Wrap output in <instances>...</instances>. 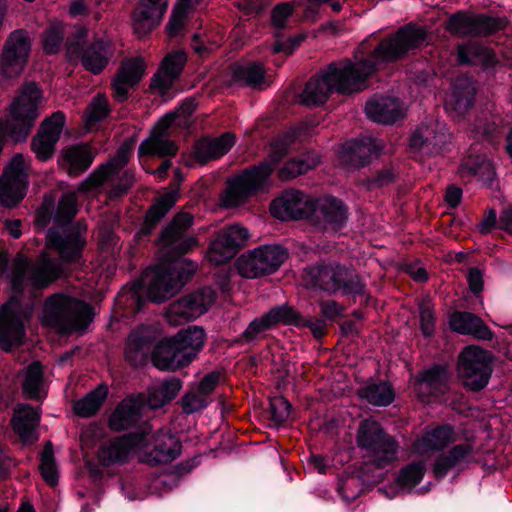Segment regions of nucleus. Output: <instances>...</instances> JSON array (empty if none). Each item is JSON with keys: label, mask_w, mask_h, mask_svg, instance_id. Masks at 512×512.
<instances>
[{"label": "nucleus", "mask_w": 512, "mask_h": 512, "mask_svg": "<svg viewBox=\"0 0 512 512\" xmlns=\"http://www.w3.org/2000/svg\"><path fill=\"white\" fill-rule=\"evenodd\" d=\"M426 40L427 30L410 22L381 39L370 51L365 50L363 42L354 55L355 62L344 58L330 63L322 76L307 81L297 101L302 106L312 108L325 104L333 91L344 95L360 92L367 88L368 80L377 74L381 66L402 60Z\"/></svg>", "instance_id": "obj_1"}, {"label": "nucleus", "mask_w": 512, "mask_h": 512, "mask_svg": "<svg viewBox=\"0 0 512 512\" xmlns=\"http://www.w3.org/2000/svg\"><path fill=\"white\" fill-rule=\"evenodd\" d=\"M78 211L77 197L74 192L63 193L58 201L53 220L58 226L47 231V247L55 250L66 262H78L86 246V224L71 222Z\"/></svg>", "instance_id": "obj_2"}, {"label": "nucleus", "mask_w": 512, "mask_h": 512, "mask_svg": "<svg viewBox=\"0 0 512 512\" xmlns=\"http://www.w3.org/2000/svg\"><path fill=\"white\" fill-rule=\"evenodd\" d=\"M305 286L328 296H345L354 301L366 293V282L353 268L337 261H320L303 272Z\"/></svg>", "instance_id": "obj_3"}, {"label": "nucleus", "mask_w": 512, "mask_h": 512, "mask_svg": "<svg viewBox=\"0 0 512 512\" xmlns=\"http://www.w3.org/2000/svg\"><path fill=\"white\" fill-rule=\"evenodd\" d=\"M204 342V329L190 326L173 337L159 341L151 352V360L160 370L176 371L188 366L195 359Z\"/></svg>", "instance_id": "obj_4"}, {"label": "nucleus", "mask_w": 512, "mask_h": 512, "mask_svg": "<svg viewBox=\"0 0 512 512\" xmlns=\"http://www.w3.org/2000/svg\"><path fill=\"white\" fill-rule=\"evenodd\" d=\"M44 94L40 85L35 81H25L16 90L9 113L4 122L8 137L15 143L27 139L36 120L40 116Z\"/></svg>", "instance_id": "obj_5"}, {"label": "nucleus", "mask_w": 512, "mask_h": 512, "mask_svg": "<svg viewBox=\"0 0 512 512\" xmlns=\"http://www.w3.org/2000/svg\"><path fill=\"white\" fill-rule=\"evenodd\" d=\"M92 318L90 305L74 297L54 294L44 302L42 323L60 334L84 330Z\"/></svg>", "instance_id": "obj_6"}, {"label": "nucleus", "mask_w": 512, "mask_h": 512, "mask_svg": "<svg viewBox=\"0 0 512 512\" xmlns=\"http://www.w3.org/2000/svg\"><path fill=\"white\" fill-rule=\"evenodd\" d=\"M494 354L475 344L464 346L457 358V374L462 386L471 392L484 390L494 371Z\"/></svg>", "instance_id": "obj_7"}, {"label": "nucleus", "mask_w": 512, "mask_h": 512, "mask_svg": "<svg viewBox=\"0 0 512 512\" xmlns=\"http://www.w3.org/2000/svg\"><path fill=\"white\" fill-rule=\"evenodd\" d=\"M196 270L197 264L190 260L161 261L147 287L149 300L162 303L172 298L191 280Z\"/></svg>", "instance_id": "obj_8"}, {"label": "nucleus", "mask_w": 512, "mask_h": 512, "mask_svg": "<svg viewBox=\"0 0 512 512\" xmlns=\"http://www.w3.org/2000/svg\"><path fill=\"white\" fill-rule=\"evenodd\" d=\"M192 224L193 216L180 212L161 229L156 240L161 261H182L181 257L197 245V239L188 233Z\"/></svg>", "instance_id": "obj_9"}, {"label": "nucleus", "mask_w": 512, "mask_h": 512, "mask_svg": "<svg viewBox=\"0 0 512 512\" xmlns=\"http://www.w3.org/2000/svg\"><path fill=\"white\" fill-rule=\"evenodd\" d=\"M356 442L379 469L389 466L397 459L398 442L377 421L363 420L357 430Z\"/></svg>", "instance_id": "obj_10"}, {"label": "nucleus", "mask_w": 512, "mask_h": 512, "mask_svg": "<svg viewBox=\"0 0 512 512\" xmlns=\"http://www.w3.org/2000/svg\"><path fill=\"white\" fill-rule=\"evenodd\" d=\"M506 24L505 18L458 10L448 17L445 28L456 37H489L503 30Z\"/></svg>", "instance_id": "obj_11"}, {"label": "nucleus", "mask_w": 512, "mask_h": 512, "mask_svg": "<svg viewBox=\"0 0 512 512\" xmlns=\"http://www.w3.org/2000/svg\"><path fill=\"white\" fill-rule=\"evenodd\" d=\"M286 256V249L281 245H261L242 254L236 261V267L241 276L258 278L278 270Z\"/></svg>", "instance_id": "obj_12"}, {"label": "nucleus", "mask_w": 512, "mask_h": 512, "mask_svg": "<svg viewBox=\"0 0 512 512\" xmlns=\"http://www.w3.org/2000/svg\"><path fill=\"white\" fill-rule=\"evenodd\" d=\"M271 173L268 165L259 163L241 171L227 181L224 203L227 207L238 206L247 198L263 191Z\"/></svg>", "instance_id": "obj_13"}, {"label": "nucleus", "mask_w": 512, "mask_h": 512, "mask_svg": "<svg viewBox=\"0 0 512 512\" xmlns=\"http://www.w3.org/2000/svg\"><path fill=\"white\" fill-rule=\"evenodd\" d=\"M31 51V38L24 29L11 32L0 54V77H18L24 70Z\"/></svg>", "instance_id": "obj_14"}, {"label": "nucleus", "mask_w": 512, "mask_h": 512, "mask_svg": "<svg viewBox=\"0 0 512 512\" xmlns=\"http://www.w3.org/2000/svg\"><path fill=\"white\" fill-rule=\"evenodd\" d=\"M216 300V292L209 286H204L172 302L167 310V317L174 324L194 320L207 312Z\"/></svg>", "instance_id": "obj_15"}, {"label": "nucleus", "mask_w": 512, "mask_h": 512, "mask_svg": "<svg viewBox=\"0 0 512 512\" xmlns=\"http://www.w3.org/2000/svg\"><path fill=\"white\" fill-rule=\"evenodd\" d=\"M24 163L22 154L14 155L0 177V203L8 208L15 207L25 197L27 174Z\"/></svg>", "instance_id": "obj_16"}, {"label": "nucleus", "mask_w": 512, "mask_h": 512, "mask_svg": "<svg viewBox=\"0 0 512 512\" xmlns=\"http://www.w3.org/2000/svg\"><path fill=\"white\" fill-rule=\"evenodd\" d=\"M175 124V113L163 116L151 129L149 136L138 147V155L172 157L177 154L178 147L170 139L171 128Z\"/></svg>", "instance_id": "obj_17"}, {"label": "nucleus", "mask_w": 512, "mask_h": 512, "mask_svg": "<svg viewBox=\"0 0 512 512\" xmlns=\"http://www.w3.org/2000/svg\"><path fill=\"white\" fill-rule=\"evenodd\" d=\"M383 144L376 138L365 135L346 141L339 153V161L348 170H356L370 164L372 157H378Z\"/></svg>", "instance_id": "obj_18"}, {"label": "nucleus", "mask_w": 512, "mask_h": 512, "mask_svg": "<svg viewBox=\"0 0 512 512\" xmlns=\"http://www.w3.org/2000/svg\"><path fill=\"white\" fill-rule=\"evenodd\" d=\"M25 328L22 319V305L12 297L0 309V348L10 351L22 344Z\"/></svg>", "instance_id": "obj_19"}, {"label": "nucleus", "mask_w": 512, "mask_h": 512, "mask_svg": "<svg viewBox=\"0 0 512 512\" xmlns=\"http://www.w3.org/2000/svg\"><path fill=\"white\" fill-rule=\"evenodd\" d=\"M248 237V230L240 225H231L221 230L211 242L210 261L215 265L228 262L245 245Z\"/></svg>", "instance_id": "obj_20"}, {"label": "nucleus", "mask_w": 512, "mask_h": 512, "mask_svg": "<svg viewBox=\"0 0 512 512\" xmlns=\"http://www.w3.org/2000/svg\"><path fill=\"white\" fill-rule=\"evenodd\" d=\"M150 431V427L145 423L141 433H130L117 437L109 442L103 443L98 451L97 457L103 467H110L114 464H123L127 462L132 449L143 441V438Z\"/></svg>", "instance_id": "obj_21"}, {"label": "nucleus", "mask_w": 512, "mask_h": 512, "mask_svg": "<svg viewBox=\"0 0 512 512\" xmlns=\"http://www.w3.org/2000/svg\"><path fill=\"white\" fill-rule=\"evenodd\" d=\"M167 7L165 0H139L131 15L133 32L138 37L151 33L160 25Z\"/></svg>", "instance_id": "obj_22"}, {"label": "nucleus", "mask_w": 512, "mask_h": 512, "mask_svg": "<svg viewBox=\"0 0 512 512\" xmlns=\"http://www.w3.org/2000/svg\"><path fill=\"white\" fill-rule=\"evenodd\" d=\"M167 7L165 0H139L131 15L133 32L138 37L151 33L160 25Z\"/></svg>", "instance_id": "obj_23"}, {"label": "nucleus", "mask_w": 512, "mask_h": 512, "mask_svg": "<svg viewBox=\"0 0 512 512\" xmlns=\"http://www.w3.org/2000/svg\"><path fill=\"white\" fill-rule=\"evenodd\" d=\"M349 219V207L340 198L325 195L319 199L317 218L313 224L323 229L342 230Z\"/></svg>", "instance_id": "obj_24"}, {"label": "nucleus", "mask_w": 512, "mask_h": 512, "mask_svg": "<svg viewBox=\"0 0 512 512\" xmlns=\"http://www.w3.org/2000/svg\"><path fill=\"white\" fill-rule=\"evenodd\" d=\"M186 62L187 55L183 50L166 54L151 79L150 88L157 89L161 94L166 93L172 87L173 82L181 75Z\"/></svg>", "instance_id": "obj_25"}, {"label": "nucleus", "mask_w": 512, "mask_h": 512, "mask_svg": "<svg viewBox=\"0 0 512 512\" xmlns=\"http://www.w3.org/2000/svg\"><path fill=\"white\" fill-rule=\"evenodd\" d=\"M131 150L132 145L130 143H123L112 159L100 165L88 178L80 183L78 190L87 193L103 185L109 176L118 173L128 163Z\"/></svg>", "instance_id": "obj_26"}, {"label": "nucleus", "mask_w": 512, "mask_h": 512, "mask_svg": "<svg viewBox=\"0 0 512 512\" xmlns=\"http://www.w3.org/2000/svg\"><path fill=\"white\" fill-rule=\"evenodd\" d=\"M146 65L141 57L124 60L118 68L112 87L114 97L119 102L128 98V90L137 85L144 75Z\"/></svg>", "instance_id": "obj_27"}, {"label": "nucleus", "mask_w": 512, "mask_h": 512, "mask_svg": "<svg viewBox=\"0 0 512 512\" xmlns=\"http://www.w3.org/2000/svg\"><path fill=\"white\" fill-rule=\"evenodd\" d=\"M450 329L461 335L472 336L477 340L491 341L494 338L493 331L478 315L456 310L449 317Z\"/></svg>", "instance_id": "obj_28"}, {"label": "nucleus", "mask_w": 512, "mask_h": 512, "mask_svg": "<svg viewBox=\"0 0 512 512\" xmlns=\"http://www.w3.org/2000/svg\"><path fill=\"white\" fill-rule=\"evenodd\" d=\"M143 411L135 394L125 397L109 417L110 429L120 432L136 427L142 420Z\"/></svg>", "instance_id": "obj_29"}, {"label": "nucleus", "mask_w": 512, "mask_h": 512, "mask_svg": "<svg viewBox=\"0 0 512 512\" xmlns=\"http://www.w3.org/2000/svg\"><path fill=\"white\" fill-rule=\"evenodd\" d=\"M178 188L156 198L155 202L146 211L144 222L135 235L137 241L150 236L160 221L166 216L178 199Z\"/></svg>", "instance_id": "obj_30"}, {"label": "nucleus", "mask_w": 512, "mask_h": 512, "mask_svg": "<svg viewBox=\"0 0 512 512\" xmlns=\"http://www.w3.org/2000/svg\"><path fill=\"white\" fill-rule=\"evenodd\" d=\"M181 442L172 434L157 431L153 435V447L145 454V461L151 465L167 464L181 453Z\"/></svg>", "instance_id": "obj_31"}, {"label": "nucleus", "mask_w": 512, "mask_h": 512, "mask_svg": "<svg viewBox=\"0 0 512 512\" xmlns=\"http://www.w3.org/2000/svg\"><path fill=\"white\" fill-rule=\"evenodd\" d=\"M60 258H62L60 256ZM66 262L61 259H54L47 255H43L39 261L30 267L28 280L31 281L33 287H47L54 280L66 275Z\"/></svg>", "instance_id": "obj_32"}, {"label": "nucleus", "mask_w": 512, "mask_h": 512, "mask_svg": "<svg viewBox=\"0 0 512 512\" xmlns=\"http://www.w3.org/2000/svg\"><path fill=\"white\" fill-rule=\"evenodd\" d=\"M39 410L28 404H21L14 409L11 419L13 431L25 444H32L37 441L36 429L39 426Z\"/></svg>", "instance_id": "obj_33"}, {"label": "nucleus", "mask_w": 512, "mask_h": 512, "mask_svg": "<svg viewBox=\"0 0 512 512\" xmlns=\"http://www.w3.org/2000/svg\"><path fill=\"white\" fill-rule=\"evenodd\" d=\"M474 453V446L470 443H460L452 446L446 452L440 453L434 463L432 472L437 480L444 479L448 473L463 463H468Z\"/></svg>", "instance_id": "obj_34"}, {"label": "nucleus", "mask_w": 512, "mask_h": 512, "mask_svg": "<svg viewBox=\"0 0 512 512\" xmlns=\"http://www.w3.org/2000/svg\"><path fill=\"white\" fill-rule=\"evenodd\" d=\"M367 117L380 124H394L403 117L398 98L391 96H375L365 106Z\"/></svg>", "instance_id": "obj_35"}, {"label": "nucleus", "mask_w": 512, "mask_h": 512, "mask_svg": "<svg viewBox=\"0 0 512 512\" xmlns=\"http://www.w3.org/2000/svg\"><path fill=\"white\" fill-rule=\"evenodd\" d=\"M457 62L461 66H480L488 69L496 66L495 53L485 45L468 41L457 46Z\"/></svg>", "instance_id": "obj_36"}, {"label": "nucleus", "mask_w": 512, "mask_h": 512, "mask_svg": "<svg viewBox=\"0 0 512 512\" xmlns=\"http://www.w3.org/2000/svg\"><path fill=\"white\" fill-rule=\"evenodd\" d=\"M300 127L290 125V153L296 149V140L301 136ZM320 163V155L310 147H304L297 154H290V180L315 169Z\"/></svg>", "instance_id": "obj_37"}, {"label": "nucleus", "mask_w": 512, "mask_h": 512, "mask_svg": "<svg viewBox=\"0 0 512 512\" xmlns=\"http://www.w3.org/2000/svg\"><path fill=\"white\" fill-rule=\"evenodd\" d=\"M113 55L112 43L109 40L96 38L85 47L79 60L87 71L99 74L106 68Z\"/></svg>", "instance_id": "obj_38"}, {"label": "nucleus", "mask_w": 512, "mask_h": 512, "mask_svg": "<svg viewBox=\"0 0 512 512\" xmlns=\"http://www.w3.org/2000/svg\"><path fill=\"white\" fill-rule=\"evenodd\" d=\"M235 135L223 133L213 139L201 138L194 145V157L200 164H206L225 155L235 144Z\"/></svg>", "instance_id": "obj_39"}, {"label": "nucleus", "mask_w": 512, "mask_h": 512, "mask_svg": "<svg viewBox=\"0 0 512 512\" xmlns=\"http://www.w3.org/2000/svg\"><path fill=\"white\" fill-rule=\"evenodd\" d=\"M477 94L476 84L473 78L468 76L458 77L452 87L448 105L458 116H465L474 106Z\"/></svg>", "instance_id": "obj_40"}, {"label": "nucleus", "mask_w": 512, "mask_h": 512, "mask_svg": "<svg viewBox=\"0 0 512 512\" xmlns=\"http://www.w3.org/2000/svg\"><path fill=\"white\" fill-rule=\"evenodd\" d=\"M457 440L455 428L449 423L427 427L418 440L419 447L424 452L440 451Z\"/></svg>", "instance_id": "obj_41"}, {"label": "nucleus", "mask_w": 512, "mask_h": 512, "mask_svg": "<svg viewBox=\"0 0 512 512\" xmlns=\"http://www.w3.org/2000/svg\"><path fill=\"white\" fill-rule=\"evenodd\" d=\"M357 396L375 407H387L395 400V391L390 382L371 381L357 389Z\"/></svg>", "instance_id": "obj_42"}, {"label": "nucleus", "mask_w": 512, "mask_h": 512, "mask_svg": "<svg viewBox=\"0 0 512 512\" xmlns=\"http://www.w3.org/2000/svg\"><path fill=\"white\" fill-rule=\"evenodd\" d=\"M459 173L462 178L479 176L483 183L491 187L494 181V169L484 155L469 154L462 159L459 165Z\"/></svg>", "instance_id": "obj_43"}, {"label": "nucleus", "mask_w": 512, "mask_h": 512, "mask_svg": "<svg viewBox=\"0 0 512 512\" xmlns=\"http://www.w3.org/2000/svg\"><path fill=\"white\" fill-rule=\"evenodd\" d=\"M319 199L290 188V220H308L313 223L317 218Z\"/></svg>", "instance_id": "obj_44"}, {"label": "nucleus", "mask_w": 512, "mask_h": 512, "mask_svg": "<svg viewBox=\"0 0 512 512\" xmlns=\"http://www.w3.org/2000/svg\"><path fill=\"white\" fill-rule=\"evenodd\" d=\"M152 340L148 335L136 331L129 335L125 347V359L133 367L146 364L151 350Z\"/></svg>", "instance_id": "obj_45"}, {"label": "nucleus", "mask_w": 512, "mask_h": 512, "mask_svg": "<svg viewBox=\"0 0 512 512\" xmlns=\"http://www.w3.org/2000/svg\"><path fill=\"white\" fill-rule=\"evenodd\" d=\"M94 157L95 152L88 144L71 146L63 151V158L71 176H78L86 171L91 166Z\"/></svg>", "instance_id": "obj_46"}, {"label": "nucleus", "mask_w": 512, "mask_h": 512, "mask_svg": "<svg viewBox=\"0 0 512 512\" xmlns=\"http://www.w3.org/2000/svg\"><path fill=\"white\" fill-rule=\"evenodd\" d=\"M450 379L451 373L448 364L434 363L418 373L415 388L418 390L421 385L425 384L430 389L438 390L446 387Z\"/></svg>", "instance_id": "obj_47"}, {"label": "nucleus", "mask_w": 512, "mask_h": 512, "mask_svg": "<svg viewBox=\"0 0 512 512\" xmlns=\"http://www.w3.org/2000/svg\"><path fill=\"white\" fill-rule=\"evenodd\" d=\"M287 22L288 3L283 2L274 7L271 13L272 34L275 38V42L272 45L273 54L286 52L288 41L285 39L284 30L286 29Z\"/></svg>", "instance_id": "obj_48"}, {"label": "nucleus", "mask_w": 512, "mask_h": 512, "mask_svg": "<svg viewBox=\"0 0 512 512\" xmlns=\"http://www.w3.org/2000/svg\"><path fill=\"white\" fill-rule=\"evenodd\" d=\"M107 394V386L99 385L85 397L75 402L73 408L75 414L84 418L93 416L102 406Z\"/></svg>", "instance_id": "obj_49"}, {"label": "nucleus", "mask_w": 512, "mask_h": 512, "mask_svg": "<svg viewBox=\"0 0 512 512\" xmlns=\"http://www.w3.org/2000/svg\"><path fill=\"white\" fill-rule=\"evenodd\" d=\"M426 473V467L422 461H413L402 467L396 478V485L409 492L421 483Z\"/></svg>", "instance_id": "obj_50"}, {"label": "nucleus", "mask_w": 512, "mask_h": 512, "mask_svg": "<svg viewBox=\"0 0 512 512\" xmlns=\"http://www.w3.org/2000/svg\"><path fill=\"white\" fill-rule=\"evenodd\" d=\"M43 383L42 365L38 361L32 362L26 371L22 382V393L27 399L40 400V389Z\"/></svg>", "instance_id": "obj_51"}, {"label": "nucleus", "mask_w": 512, "mask_h": 512, "mask_svg": "<svg viewBox=\"0 0 512 512\" xmlns=\"http://www.w3.org/2000/svg\"><path fill=\"white\" fill-rule=\"evenodd\" d=\"M265 78V69L261 64L249 63L236 66L233 70V79L242 81L249 87L261 85Z\"/></svg>", "instance_id": "obj_52"}, {"label": "nucleus", "mask_w": 512, "mask_h": 512, "mask_svg": "<svg viewBox=\"0 0 512 512\" xmlns=\"http://www.w3.org/2000/svg\"><path fill=\"white\" fill-rule=\"evenodd\" d=\"M107 98L103 94H97L88 104L84 112L86 127L90 130L95 124L104 120L109 113Z\"/></svg>", "instance_id": "obj_53"}, {"label": "nucleus", "mask_w": 512, "mask_h": 512, "mask_svg": "<svg viewBox=\"0 0 512 512\" xmlns=\"http://www.w3.org/2000/svg\"><path fill=\"white\" fill-rule=\"evenodd\" d=\"M30 265L27 258L18 254L12 261L10 281L12 290L21 294L24 291L26 279L29 277Z\"/></svg>", "instance_id": "obj_54"}, {"label": "nucleus", "mask_w": 512, "mask_h": 512, "mask_svg": "<svg viewBox=\"0 0 512 512\" xmlns=\"http://www.w3.org/2000/svg\"><path fill=\"white\" fill-rule=\"evenodd\" d=\"M41 463L39 466L41 476L50 486H54L58 482V472L56 468L53 445L51 441H47L41 453Z\"/></svg>", "instance_id": "obj_55"}, {"label": "nucleus", "mask_w": 512, "mask_h": 512, "mask_svg": "<svg viewBox=\"0 0 512 512\" xmlns=\"http://www.w3.org/2000/svg\"><path fill=\"white\" fill-rule=\"evenodd\" d=\"M88 30L84 27H75L74 30L67 36L66 39V54L71 62H76L80 59L85 49L84 44Z\"/></svg>", "instance_id": "obj_56"}, {"label": "nucleus", "mask_w": 512, "mask_h": 512, "mask_svg": "<svg viewBox=\"0 0 512 512\" xmlns=\"http://www.w3.org/2000/svg\"><path fill=\"white\" fill-rule=\"evenodd\" d=\"M397 179V173L392 166H385L371 173L370 176L363 179L362 183L367 190H375L387 187L393 184Z\"/></svg>", "instance_id": "obj_57"}, {"label": "nucleus", "mask_w": 512, "mask_h": 512, "mask_svg": "<svg viewBox=\"0 0 512 512\" xmlns=\"http://www.w3.org/2000/svg\"><path fill=\"white\" fill-rule=\"evenodd\" d=\"M57 142L58 140L54 135L48 136L37 131V134L32 138L31 148L38 159L45 161L53 155Z\"/></svg>", "instance_id": "obj_58"}, {"label": "nucleus", "mask_w": 512, "mask_h": 512, "mask_svg": "<svg viewBox=\"0 0 512 512\" xmlns=\"http://www.w3.org/2000/svg\"><path fill=\"white\" fill-rule=\"evenodd\" d=\"M287 154L288 138L283 136L271 142L267 158L262 161L261 164L268 165L270 173L272 174L275 167L286 157Z\"/></svg>", "instance_id": "obj_59"}, {"label": "nucleus", "mask_w": 512, "mask_h": 512, "mask_svg": "<svg viewBox=\"0 0 512 512\" xmlns=\"http://www.w3.org/2000/svg\"><path fill=\"white\" fill-rule=\"evenodd\" d=\"M64 39L62 26L54 25L45 30L42 34L43 49L46 54H55L59 51Z\"/></svg>", "instance_id": "obj_60"}, {"label": "nucleus", "mask_w": 512, "mask_h": 512, "mask_svg": "<svg viewBox=\"0 0 512 512\" xmlns=\"http://www.w3.org/2000/svg\"><path fill=\"white\" fill-rule=\"evenodd\" d=\"M136 398L140 402L143 410L147 407L151 410L159 409L164 407L168 402L163 396L158 385L148 388L146 393L135 394Z\"/></svg>", "instance_id": "obj_61"}, {"label": "nucleus", "mask_w": 512, "mask_h": 512, "mask_svg": "<svg viewBox=\"0 0 512 512\" xmlns=\"http://www.w3.org/2000/svg\"><path fill=\"white\" fill-rule=\"evenodd\" d=\"M271 421L275 427H282L288 419V401L284 396L270 399Z\"/></svg>", "instance_id": "obj_62"}, {"label": "nucleus", "mask_w": 512, "mask_h": 512, "mask_svg": "<svg viewBox=\"0 0 512 512\" xmlns=\"http://www.w3.org/2000/svg\"><path fill=\"white\" fill-rule=\"evenodd\" d=\"M64 124V113L61 111H56L41 123L38 131L48 136L54 135L55 138L59 140Z\"/></svg>", "instance_id": "obj_63"}, {"label": "nucleus", "mask_w": 512, "mask_h": 512, "mask_svg": "<svg viewBox=\"0 0 512 512\" xmlns=\"http://www.w3.org/2000/svg\"><path fill=\"white\" fill-rule=\"evenodd\" d=\"M207 398L201 394L199 391H190L187 392L181 398L182 410L186 414L195 413L207 406Z\"/></svg>", "instance_id": "obj_64"}]
</instances>
